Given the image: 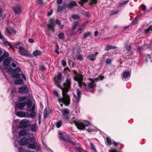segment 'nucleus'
<instances>
[{
  "label": "nucleus",
  "mask_w": 152,
  "mask_h": 152,
  "mask_svg": "<svg viewBox=\"0 0 152 152\" xmlns=\"http://www.w3.org/2000/svg\"><path fill=\"white\" fill-rule=\"evenodd\" d=\"M75 150H77L78 152H83V149L79 147H76L75 148Z\"/></svg>",
  "instance_id": "obj_37"
},
{
  "label": "nucleus",
  "mask_w": 152,
  "mask_h": 152,
  "mask_svg": "<svg viewBox=\"0 0 152 152\" xmlns=\"http://www.w3.org/2000/svg\"><path fill=\"white\" fill-rule=\"evenodd\" d=\"M37 2L39 4H42L43 2L42 0H37Z\"/></svg>",
  "instance_id": "obj_59"
},
{
  "label": "nucleus",
  "mask_w": 152,
  "mask_h": 152,
  "mask_svg": "<svg viewBox=\"0 0 152 152\" xmlns=\"http://www.w3.org/2000/svg\"><path fill=\"white\" fill-rule=\"evenodd\" d=\"M16 115L19 117H23L26 116V113L24 112L20 111L16 113Z\"/></svg>",
  "instance_id": "obj_22"
},
{
  "label": "nucleus",
  "mask_w": 152,
  "mask_h": 152,
  "mask_svg": "<svg viewBox=\"0 0 152 152\" xmlns=\"http://www.w3.org/2000/svg\"><path fill=\"white\" fill-rule=\"evenodd\" d=\"M62 118L63 119H68L69 118V110L67 109H64L61 110Z\"/></svg>",
  "instance_id": "obj_7"
},
{
  "label": "nucleus",
  "mask_w": 152,
  "mask_h": 152,
  "mask_svg": "<svg viewBox=\"0 0 152 152\" xmlns=\"http://www.w3.org/2000/svg\"><path fill=\"white\" fill-rule=\"evenodd\" d=\"M19 52L22 55L24 56H29L31 53H29L25 48L22 46H20L19 48Z\"/></svg>",
  "instance_id": "obj_9"
},
{
  "label": "nucleus",
  "mask_w": 152,
  "mask_h": 152,
  "mask_svg": "<svg viewBox=\"0 0 152 152\" xmlns=\"http://www.w3.org/2000/svg\"><path fill=\"white\" fill-rule=\"evenodd\" d=\"M18 150L19 152H23L24 151V150L21 147L19 148Z\"/></svg>",
  "instance_id": "obj_52"
},
{
  "label": "nucleus",
  "mask_w": 152,
  "mask_h": 152,
  "mask_svg": "<svg viewBox=\"0 0 152 152\" xmlns=\"http://www.w3.org/2000/svg\"><path fill=\"white\" fill-rule=\"evenodd\" d=\"M116 48L117 47L115 46L107 45L106 46V48L105 49V50H110L111 49H114Z\"/></svg>",
  "instance_id": "obj_24"
},
{
  "label": "nucleus",
  "mask_w": 152,
  "mask_h": 152,
  "mask_svg": "<svg viewBox=\"0 0 152 152\" xmlns=\"http://www.w3.org/2000/svg\"><path fill=\"white\" fill-rule=\"evenodd\" d=\"M77 6V3L74 1H71L69 4L68 5V7L69 9H71L73 7Z\"/></svg>",
  "instance_id": "obj_19"
},
{
  "label": "nucleus",
  "mask_w": 152,
  "mask_h": 152,
  "mask_svg": "<svg viewBox=\"0 0 152 152\" xmlns=\"http://www.w3.org/2000/svg\"><path fill=\"white\" fill-rule=\"evenodd\" d=\"M88 0H80V1L79 2V3L82 5L84 4V3L87 1Z\"/></svg>",
  "instance_id": "obj_45"
},
{
  "label": "nucleus",
  "mask_w": 152,
  "mask_h": 152,
  "mask_svg": "<svg viewBox=\"0 0 152 152\" xmlns=\"http://www.w3.org/2000/svg\"><path fill=\"white\" fill-rule=\"evenodd\" d=\"M14 84L15 85H23L24 84V82L22 79H19L15 80L14 81Z\"/></svg>",
  "instance_id": "obj_25"
},
{
  "label": "nucleus",
  "mask_w": 152,
  "mask_h": 152,
  "mask_svg": "<svg viewBox=\"0 0 152 152\" xmlns=\"http://www.w3.org/2000/svg\"><path fill=\"white\" fill-rule=\"evenodd\" d=\"M119 12L118 11H116L115 12H112V13L111 14V16H113V15H114L118 13Z\"/></svg>",
  "instance_id": "obj_58"
},
{
  "label": "nucleus",
  "mask_w": 152,
  "mask_h": 152,
  "mask_svg": "<svg viewBox=\"0 0 152 152\" xmlns=\"http://www.w3.org/2000/svg\"><path fill=\"white\" fill-rule=\"evenodd\" d=\"M76 91L77 96L75 94H73V96L75 99V102L76 103H77L80 101L81 95V93L80 91L78 89H77Z\"/></svg>",
  "instance_id": "obj_14"
},
{
  "label": "nucleus",
  "mask_w": 152,
  "mask_h": 152,
  "mask_svg": "<svg viewBox=\"0 0 152 152\" xmlns=\"http://www.w3.org/2000/svg\"><path fill=\"white\" fill-rule=\"evenodd\" d=\"M6 72L10 74H12V77L13 78H19L20 77V74L19 72L21 71L20 68L18 67L13 69L11 67H10L6 70Z\"/></svg>",
  "instance_id": "obj_4"
},
{
  "label": "nucleus",
  "mask_w": 152,
  "mask_h": 152,
  "mask_svg": "<svg viewBox=\"0 0 152 152\" xmlns=\"http://www.w3.org/2000/svg\"><path fill=\"white\" fill-rule=\"evenodd\" d=\"M138 50L139 52H141L142 50V48L141 47H139L138 48Z\"/></svg>",
  "instance_id": "obj_61"
},
{
  "label": "nucleus",
  "mask_w": 152,
  "mask_h": 152,
  "mask_svg": "<svg viewBox=\"0 0 152 152\" xmlns=\"http://www.w3.org/2000/svg\"><path fill=\"white\" fill-rule=\"evenodd\" d=\"M65 6L64 5H59L58 6L57 9V10L58 12H61L64 9Z\"/></svg>",
  "instance_id": "obj_27"
},
{
  "label": "nucleus",
  "mask_w": 152,
  "mask_h": 152,
  "mask_svg": "<svg viewBox=\"0 0 152 152\" xmlns=\"http://www.w3.org/2000/svg\"><path fill=\"white\" fill-rule=\"evenodd\" d=\"M4 14H1L0 15V19H2L3 18H4L5 17Z\"/></svg>",
  "instance_id": "obj_63"
},
{
  "label": "nucleus",
  "mask_w": 152,
  "mask_h": 152,
  "mask_svg": "<svg viewBox=\"0 0 152 152\" xmlns=\"http://www.w3.org/2000/svg\"><path fill=\"white\" fill-rule=\"evenodd\" d=\"M12 9L14 11L15 13L17 14H20L22 12V10L20 6H16L12 7Z\"/></svg>",
  "instance_id": "obj_16"
},
{
  "label": "nucleus",
  "mask_w": 152,
  "mask_h": 152,
  "mask_svg": "<svg viewBox=\"0 0 152 152\" xmlns=\"http://www.w3.org/2000/svg\"><path fill=\"white\" fill-rule=\"evenodd\" d=\"M27 107V110L28 111L31 112L30 113V116L31 118H34L36 115V113L34 111L35 109V105L34 104H32L31 101L30 99H28L26 103Z\"/></svg>",
  "instance_id": "obj_5"
},
{
  "label": "nucleus",
  "mask_w": 152,
  "mask_h": 152,
  "mask_svg": "<svg viewBox=\"0 0 152 152\" xmlns=\"http://www.w3.org/2000/svg\"><path fill=\"white\" fill-rule=\"evenodd\" d=\"M20 145H28V147L29 149H36L37 151H40L41 150L39 144L35 141L33 137L27 139L26 137H23L20 139Z\"/></svg>",
  "instance_id": "obj_3"
},
{
  "label": "nucleus",
  "mask_w": 152,
  "mask_h": 152,
  "mask_svg": "<svg viewBox=\"0 0 152 152\" xmlns=\"http://www.w3.org/2000/svg\"><path fill=\"white\" fill-rule=\"evenodd\" d=\"M26 134V132L25 130H24L20 132L18 134V135L19 136H22L25 135Z\"/></svg>",
  "instance_id": "obj_31"
},
{
  "label": "nucleus",
  "mask_w": 152,
  "mask_h": 152,
  "mask_svg": "<svg viewBox=\"0 0 152 152\" xmlns=\"http://www.w3.org/2000/svg\"><path fill=\"white\" fill-rule=\"evenodd\" d=\"M89 80H90V81H93L94 83H95V82H97L98 81L97 78H93V79L90 78Z\"/></svg>",
  "instance_id": "obj_48"
},
{
  "label": "nucleus",
  "mask_w": 152,
  "mask_h": 152,
  "mask_svg": "<svg viewBox=\"0 0 152 152\" xmlns=\"http://www.w3.org/2000/svg\"><path fill=\"white\" fill-rule=\"evenodd\" d=\"M71 79L69 78H67L66 82L63 84V88L61 87L62 90L63 98L59 97L58 92L56 90H54L53 93L54 95L57 98H58V101L59 103H64L65 105H68L70 104V98L67 94V93L71 86Z\"/></svg>",
  "instance_id": "obj_1"
},
{
  "label": "nucleus",
  "mask_w": 152,
  "mask_h": 152,
  "mask_svg": "<svg viewBox=\"0 0 152 152\" xmlns=\"http://www.w3.org/2000/svg\"><path fill=\"white\" fill-rule=\"evenodd\" d=\"M58 36L59 38L61 39H63L64 38V35L63 33H60L58 34Z\"/></svg>",
  "instance_id": "obj_34"
},
{
  "label": "nucleus",
  "mask_w": 152,
  "mask_h": 152,
  "mask_svg": "<svg viewBox=\"0 0 152 152\" xmlns=\"http://www.w3.org/2000/svg\"><path fill=\"white\" fill-rule=\"evenodd\" d=\"M140 7L141 8L142 10L144 11L145 12L146 11V7L145 5H141L140 6Z\"/></svg>",
  "instance_id": "obj_44"
},
{
  "label": "nucleus",
  "mask_w": 152,
  "mask_h": 152,
  "mask_svg": "<svg viewBox=\"0 0 152 152\" xmlns=\"http://www.w3.org/2000/svg\"><path fill=\"white\" fill-rule=\"evenodd\" d=\"M146 59H151V58L150 56V55L147 54L146 56Z\"/></svg>",
  "instance_id": "obj_53"
},
{
  "label": "nucleus",
  "mask_w": 152,
  "mask_h": 152,
  "mask_svg": "<svg viewBox=\"0 0 152 152\" xmlns=\"http://www.w3.org/2000/svg\"><path fill=\"white\" fill-rule=\"evenodd\" d=\"M27 98V97L23 96V97H20L19 98L18 101L19 102H21L25 101Z\"/></svg>",
  "instance_id": "obj_33"
},
{
  "label": "nucleus",
  "mask_w": 152,
  "mask_h": 152,
  "mask_svg": "<svg viewBox=\"0 0 152 152\" xmlns=\"http://www.w3.org/2000/svg\"><path fill=\"white\" fill-rule=\"evenodd\" d=\"M97 2L96 0H91L90 4L91 5L96 4Z\"/></svg>",
  "instance_id": "obj_43"
},
{
  "label": "nucleus",
  "mask_w": 152,
  "mask_h": 152,
  "mask_svg": "<svg viewBox=\"0 0 152 152\" xmlns=\"http://www.w3.org/2000/svg\"><path fill=\"white\" fill-rule=\"evenodd\" d=\"M12 58L11 57H8L5 58L3 61L2 64L5 67L4 69H6L9 66L10 62L12 61Z\"/></svg>",
  "instance_id": "obj_11"
},
{
  "label": "nucleus",
  "mask_w": 152,
  "mask_h": 152,
  "mask_svg": "<svg viewBox=\"0 0 152 152\" xmlns=\"http://www.w3.org/2000/svg\"><path fill=\"white\" fill-rule=\"evenodd\" d=\"M0 39H1L3 42H4L5 39L4 36L2 34L1 31H0Z\"/></svg>",
  "instance_id": "obj_41"
},
{
  "label": "nucleus",
  "mask_w": 152,
  "mask_h": 152,
  "mask_svg": "<svg viewBox=\"0 0 152 152\" xmlns=\"http://www.w3.org/2000/svg\"><path fill=\"white\" fill-rule=\"evenodd\" d=\"M74 72L75 75L74 80L77 82L78 86L80 88L88 92H93L94 91V88L96 86L95 83L90 81V82L88 83L87 85H86L85 82H83V76L78 74L75 71Z\"/></svg>",
  "instance_id": "obj_2"
},
{
  "label": "nucleus",
  "mask_w": 152,
  "mask_h": 152,
  "mask_svg": "<svg viewBox=\"0 0 152 152\" xmlns=\"http://www.w3.org/2000/svg\"><path fill=\"white\" fill-rule=\"evenodd\" d=\"M29 89L25 86L24 85L21 86L18 88V92L20 94H26L28 92Z\"/></svg>",
  "instance_id": "obj_12"
},
{
  "label": "nucleus",
  "mask_w": 152,
  "mask_h": 152,
  "mask_svg": "<svg viewBox=\"0 0 152 152\" xmlns=\"http://www.w3.org/2000/svg\"><path fill=\"white\" fill-rule=\"evenodd\" d=\"M85 27V24H83L77 29V31H83Z\"/></svg>",
  "instance_id": "obj_35"
},
{
  "label": "nucleus",
  "mask_w": 152,
  "mask_h": 152,
  "mask_svg": "<svg viewBox=\"0 0 152 152\" xmlns=\"http://www.w3.org/2000/svg\"><path fill=\"white\" fill-rule=\"evenodd\" d=\"M40 69L42 71H44L45 70V68L44 67V66H40Z\"/></svg>",
  "instance_id": "obj_57"
},
{
  "label": "nucleus",
  "mask_w": 152,
  "mask_h": 152,
  "mask_svg": "<svg viewBox=\"0 0 152 152\" xmlns=\"http://www.w3.org/2000/svg\"><path fill=\"white\" fill-rule=\"evenodd\" d=\"M56 25L55 20L53 18H51L50 19L49 23L48 25V28L50 30H52L53 32H54V27Z\"/></svg>",
  "instance_id": "obj_8"
},
{
  "label": "nucleus",
  "mask_w": 152,
  "mask_h": 152,
  "mask_svg": "<svg viewBox=\"0 0 152 152\" xmlns=\"http://www.w3.org/2000/svg\"><path fill=\"white\" fill-rule=\"evenodd\" d=\"M70 123L71 124H75L78 129H83L85 127V126L83 123L77 122L75 120H74L73 122H70Z\"/></svg>",
  "instance_id": "obj_10"
},
{
  "label": "nucleus",
  "mask_w": 152,
  "mask_h": 152,
  "mask_svg": "<svg viewBox=\"0 0 152 152\" xmlns=\"http://www.w3.org/2000/svg\"><path fill=\"white\" fill-rule=\"evenodd\" d=\"M97 78L99 81L100 80H102L103 79V78L102 77L100 76L97 77Z\"/></svg>",
  "instance_id": "obj_64"
},
{
  "label": "nucleus",
  "mask_w": 152,
  "mask_h": 152,
  "mask_svg": "<svg viewBox=\"0 0 152 152\" xmlns=\"http://www.w3.org/2000/svg\"><path fill=\"white\" fill-rule=\"evenodd\" d=\"M37 129V125L34 124L31 126V130L32 132H35Z\"/></svg>",
  "instance_id": "obj_28"
},
{
  "label": "nucleus",
  "mask_w": 152,
  "mask_h": 152,
  "mask_svg": "<svg viewBox=\"0 0 152 152\" xmlns=\"http://www.w3.org/2000/svg\"><path fill=\"white\" fill-rule=\"evenodd\" d=\"M43 117L44 118H46L48 117L47 110L46 108L45 109L44 112L43 114Z\"/></svg>",
  "instance_id": "obj_36"
},
{
  "label": "nucleus",
  "mask_w": 152,
  "mask_h": 152,
  "mask_svg": "<svg viewBox=\"0 0 152 152\" xmlns=\"http://www.w3.org/2000/svg\"><path fill=\"white\" fill-rule=\"evenodd\" d=\"M21 75L22 78H23L25 81H26V78L25 76L22 73H21Z\"/></svg>",
  "instance_id": "obj_62"
},
{
  "label": "nucleus",
  "mask_w": 152,
  "mask_h": 152,
  "mask_svg": "<svg viewBox=\"0 0 152 152\" xmlns=\"http://www.w3.org/2000/svg\"><path fill=\"white\" fill-rule=\"evenodd\" d=\"M58 134L60 135V138L61 140H63L65 141L68 142L69 143L71 144L74 145L75 143L73 142L69 139V137L68 136L67 137V138H64L63 136L62 133L61 132H59Z\"/></svg>",
  "instance_id": "obj_15"
},
{
  "label": "nucleus",
  "mask_w": 152,
  "mask_h": 152,
  "mask_svg": "<svg viewBox=\"0 0 152 152\" xmlns=\"http://www.w3.org/2000/svg\"><path fill=\"white\" fill-rule=\"evenodd\" d=\"M72 18L73 19H78L80 18V17L77 15H72Z\"/></svg>",
  "instance_id": "obj_39"
},
{
  "label": "nucleus",
  "mask_w": 152,
  "mask_h": 152,
  "mask_svg": "<svg viewBox=\"0 0 152 152\" xmlns=\"http://www.w3.org/2000/svg\"><path fill=\"white\" fill-rule=\"evenodd\" d=\"M77 24H78L77 22H76L73 25V26L72 27V30H74L76 28L77 26Z\"/></svg>",
  "instance_id": "obj_42"
},
{
  "label": "nucleus",
  "mask_w": 152,
  "mask_h": 152,
  "mask_svg": "<svg viewBox=\"0 0 152 152\" xmlns=\"http://www.w3.org/2000/svg\"><path fill=\"white\" fill-rule=\"evenodd\" d=\"M91 33L90 32H87L86 33L84 34L83 35V37L84 39L86 38L87 37H88Z\"/></svg>",
  "instance_id": "obj_38"
},
{
  "label": "nucleus",
  "mask_w": 152,
  "mask_h": 152,
  "mask_svg": "<svg viewBox=\"0 0 152 152\" xmlns=\"http://www.w3.org/2000/svg\"><path fill=\"white\" fill-rule=\"evenodd\" d=\"M42 53L41 51L40 50H36L34 51L32 54L34 56H40Z\"/></svg>",
  "instance_id": "obj_20"
},
{
  "label": "nucleus",
  "mask_w": 152,
  "mask_h": 152,
  "mask_svg": "<svg viewBox=\"0 0 152 152\" xmlns=\"http://www.w3.org/2000/svg\"><path fill=\"white\" fill-rule=\"evenodd\" d=\"M137 22V18H134V20L132 22V23L133 24H135Z\"/></svg>",
  "instance_id": "obj_50"
},
{
  "label": "nucleus",
  "mask_w": 152,
  "mask_h": 152,
  "mask_svg": "<svg viewBox=\"0 0 152 152\" xmlns=\"http://www.w3.org/2000/svg\"><path fill=\"white\" fill-rule=\"evenodd\" d=\"M6 31L9 34H11L13 33H15L14 30L11 28H7Z\"/></svg>",
  "instance_id": "obj_26"
},
{
  "label": "nucleus",
  "mask_w": 152,
  "mask_h": 152,
  "mask_svg": "<svg viewBox=\"0 0 152 152\" xmlns=\"http://www.w3.org/2000/svg\"><path fill=\"white\" fill-rule=\"evenodd\" d=\"M62 74L58 72L57 76L54 78V83L56 86L58 88H61L60 83L61 82V80L62 78Z\"/></svg>",
  "instance_id": "obj_6"
},
{
  "label": "nucleus",
  "mask_w": 152,
  "mask_h": 152,
  "mask_svg": "<svg viewBox=\"0 0 152 152\" xmlns=\"http://www.w3.org/2000/svg\"><path fill=\"white\" fill-rule=\"evenodd\" d=\"M29 121L26 119H24L20 122V125L19 127L20 128H26L27 127Z\"/></svg>",
  "instance_id": "obj_13"
},
{
  "label": "nucleus",
  "mask_w": 152,
  "mask_h": 152,
  "mask_svg": "<svg viewBox=\"0 0 152 152\" xmlns=\"http://www.w3.org/2000/svg\"><path fill=\"white\" fill-rule=\"evenodd\" d=\"M26 104L25 102L19 103L16 104L15 107L18 108L21 110H22L23 109Z\"/></svg>",
  "instance_id": "obj_18"
},
{
  "label": "nucleus",
  "mask_w": 152,
  "mask_h": 152,
  "mask_svg": "<svg viewBox=\"0 0 152 152\" xmlns=\"http://www.w3.org/2000/svg\"><path fill=\"white\" fill-rule=\"evenodd\" d=\"M111 60L109 58L107 59L106 61V63L107 64H110L111 63Z\"/></svg>",
  "instance_id": "obj_49"
},
{
  "label": "nucleus",
  "mask_w": 152,
  "mask_h": 152,
  "mask_svg": "<svg viewBox=\"0 0 152 152\" xmlns=\"http://www.w3.org/2000/svg\"><path fill=\"white\" fill-rule=\"evenodd\" d=\"M61 64L64 66H65L66 65V61L64 60H63L62 61Z\"/></svg>",
  "instance_id": "obj_51"
},
{
  "label": "nucleus",
  "mask_w": 152,
  "mask_h": 152,
  "mask_svg": "<svg viewBox=\"0 0 152 152\" xmlns=\"http://www.w3.org/2000/svg\"><path fill=\"white\" fill-rule=\"evenodd\" d=\"M28 41L31 43H33L34 42V40L32 39H28Z\"/></svg>",
  "instance_id": "obj_60"
},
{
  "label": "nucleus",
  "mask_w": 152,
  "mask_h": 152,
  "mask_svg": "<svg viewBox=\"0 0 152 152\" xmlns=\"http://www.w3.org/2000/svg\"><path fill=\"white\" fill-rule=\"evenodd\" d=\"M152 31V25H151L148 29L145 30L144 32L145 34H147L149 31Z\"/></svg>",
  "instance_id": "obj_30"
},
{
  "label": "nucleus",
  "mask_w": 152,
  "mask_h": 152,
  "mask_svg": "<svg viewBox=\"0 0 152 152\" xmlns=\"http://www.w3.org/2000/svg\"><path fill=\"white\" fill-rule=\"evenodd\" d=\"M63 2L62 0H57L56 2L58 4H61Z\"/></svg>",
  "instance_id": "obj_54"
},
{
  "label": "nucleus",
  "mask_w": 152,
  "mask_h": 152,
  "mask_svg": "<svg viewBox=\"0 0 152 152\" xmlns=\"http://www.w3.org/2000/svg\"><path fill=\"white\" fill-rule=\"evenodd\" d=\"M87 58L90 61H93L96 58V55L94 54H91L88 56Z\"/></svg>",
  "instance_id": "obj_23"
},
{
  "label": "nucleus",
  "mask_w": 152,
  "mask_h": 152,
  "mask_svg": "<svg viewBox=\"0 0 152 152\" xmlns=\"http://www.w3.org/2000/svg\"><path fill=\"white\" fill-rule=\"evenodd\" d=\"M90 147L94 151H96V149L94 146L91 143H90Z\"/></svg>",
  "instance_id": "obj_47"
},
{
  "label": "nucleus",
  "mask_w": 152,
  "mask_h": 152,
  "mask_svg": "<svg viewBox=\"0 0 152 152\" xmlns=\"http://www.w3.org/2000/svg\"><path fill=\"white\" fill-rule=\"evenodd\" d=\"M106 141L108 145L110 146L112 144L111 140L108 137H106Z\"/></svg>",
  "instance_id": "obj_29"
},
{
  "label": "nucleus",
  "mask_w": 152,
  "mask_h": 152,
  "mask_svg": "<svg viewBox=\"0 0 152 152\" xmlns=\"http://www.w3.org/2000/svg\"><path fill=\"white\" fill-rule=\"evenodd\" d=\"M62 125V121H59L56 124V126L57 128L60 127Z\"/></svg>",
  "instance_id": "obj_40"
},
{
  "label": "nucleus",
  "mask_w": 152,
  "mask_h": 152,
  "mask_svg": "<svg viewBox=\"0 0 152 152\" xmlns=\"http://www.w3.org/2000/svg\"><path fill=\"white\" fill-rule=\"evenodd\" d=\"M56 23L59 26H61V23L60 20L58 19H56L55 21Z\"/></svg>",
  "instance_id": "obj_46"
},
{
  "label": "nucleus",
  "mask_w": 152,
  "mask_h": 152,
  "mask_svg": "<svg viewBox=\"0 0 152 152\" xmlns=\"http://www.w3.org/2000/svg\"><path fill=\"white\" fill-rule=\"evenodd\" d=\"M9 56L8 53L6 51H4L3 54L0 56V62H1L5 58L8 57Z\"/></svg>",
  "instance_id": "obj_17"
},
{
  "label": "nucleus",
  "mask_w": 152,
  "mask_h": 152,
  "mask_svg": "<svg viewBox=\"0 0 152 152\" xmlns=\"http://www.w3.org/2000/svg\"><path fill=\"white\" fill-rule=\"evenodd\" d=\"M130 74L128 72L125 71L123 73V80H124V79H125L127 78L128 77H130Z\"/></svg>",
  "instance_id": "obj_21"
},
{
  "label": "nucleus",
  "mask_w": 152,
  "mask_h": 152,
  "mask_svg": "<svg viewBox=\"0 0 152 152\" xmlns=\"http://www.w3.org/2000/svg\"><path fill=\"white\" fill-rule=\"evenodd\" d=\"M76 57L77 59L78 60H79L80 61H81L83 60V56L80 54H79L78 55H77Z\"/></svg>",
  "instance_id": "obj_32"
},
{
  "label": "nucleus",
  "mask_w": 152,
  "mask_h": 152,
  "mask_svg": "<svg viewBox=\"0 0 152 152\" xmlns=\"http://www.w3.org/2000/svg\"><path fill=\"white\" fill-rule=\"evenodd\" d=\"M6 43L7 44V45H8L10 48H13L12 45L10 43H9L8 42H6Z\"/></svg>",
  "instance_id": "obj_55"
},
{
  "label": "nucleus",
  "mask_w": 152,
  "mask_h": 152,
  "mask_svg": "<svg viewBox=\"0 0 152 152\" xmlns=\"http://www.w3.org/2000/svg\"><path fill=\"white\" fill-rule=\"evenodd\" d=\"M53 10H52L51 9L50 10V12H49L48 13L47 15L48 16H50L51 15V14L53 13Z\"/></svg>",
  "instance_id": "obj_56"
}]
</instances>
